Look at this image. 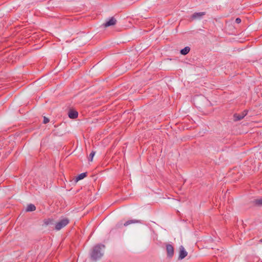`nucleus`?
I'll list each match as a JSON object with an SVG mask.
<instances>
[{
    "instance_id": "nucleus-1",
    "label": "nucleus",
    "mask_w": 262,
    "mask_h": 262,
    "mask_svg": "<svg viewBox=\"0 0 262 262\" xmlns=\"http://www.w3.org/2000/svg\"><path fill=\"white\" fill-rule=\"evenodd\" d=\"M104 245L98 244L95 246L91 252V258L94 260H97L100 258L103 255Z\"/></svg>"
},
{
    "instance_id": "nucleus-2",
    "label": "nucleus",
    "mask_w": 262,
    "mask_h": 262,
    "mask_svg": "<svg viewBox=\"0 0 262 262\" xmlns=\"http://www.w3.org/2000/svg\"><path fill=\"white\" fill-rule=\"evenodd\" d=\"M69 223V220L67 218H63L58 222L55 225V229L60 230L64 227Z\"/></svg>"
},
{
    "instance_id": "nucleus-3",
    "label": "nucleus",
    "mask_w": 262,
    "mask_h": 262,
    "mask_svg": "<svg viewBox=\"0 0 262 262\" xmlns=\"http://www.w3.org/2000/svg\"><path fill=\"white\" fill-rule=\"evenodd\" d=\"M140 221L139 220H130L126 221L125 223L123 224L122 222H120L116 224V228H121L123 225L124 226H127L131 224H135V223H139Z\"/></svg>"
},
{
    "instance_id": "nucleus-4",
    "label": "nucleus",
    "mask_w": 262,
    "mask_h": 262,
    "mask_svg": "<svg viewBox=\"0 0 262 262\" xmlns=\"http://www.w3.org/2000/svg\"><path fill=\"white\" fill-rule=\"evenodd\" d=\"M179 259H182L187 255V252L185 250L183 246H181L179 248Z\"/></svg>"
},
{
    "instance_id": "nucleus-5",
    "label": "nucleus",
    "mask_w": 262,
    "mask_h": 262,
    "mask_svg": "<svg viewBox=\"0 0 262 262\" xmlns=\"http://www.w3.org/2000/svg\"><path fill=\"white\" fill-rule=\"evenodd\" d=\"M166 252L167 256L171 258L173 256L174 254V249L173 246L170 244L166 245Z\"/></svg>"
},
{
    "instance_id": "nucleus-6",
    "label": "nucleus",
    "mask_w": 262,
    "mask_h": 262,
    "mask_svg": "<svg viewBox=\"0 0 262 262\" xmlns=\"http://www.w3.org/2000/svg\"><path fill=\"white\" fill-rule=\"evenodd\" d=\"M116 21L117 20L115 18L111 17L108 20L106 21L104 25L105 27L114 26L116 24Z\"/></svg>"
},
{
    "instance_id": "nucleus-7",
    "label": "nucleus",
    "mask_w": 262,
    "mask_h": 262,
    "mask_svg": "<svg viewBox=\"0 0 262 262\" xmlns=\"http://www.w3.org/2000/svg\"><path fill=\"white\" fill-rule=\"evenodd\" d=\"M205 15V12H195L192 15L191 18L192 19H200Z\"/></svg>"
},
{
    "instance_id": "nucleus-8",
    "label": "nucleus",
    "mask_w": 262,
    "mask_h": 262,
    "mask_svg": "<svg viewBox=\"0 0 262 262\" xmlns=\"http://www.w3.org/2000/svg\"><path fill=\"white\" fill-rule=\"evenodd\" d=\"M247 111H244L242 114H235L234 115L235 120H240L244 118V117L247 115Z\"/></svg>"
},
{
    "instance_id": "nucleus-9",
    "label": "nucleus",
    "mask_w": 262,
    "mask_h": 262,
    "mask_svg": "<svg viewBox=\"0 0 262 262\" xmlns=\"http://www.w3.org/2000/svg\"><path fill=\"white\" fill-rule=\"evenodd\" d=\"M78 113L76 111L70 110L68 113L69 117L71 119H75L78 117Z\"/></svg>"
},
{
    "instance_id": "nucleus-10",
    "label": "nucleus",
    "mask_w": 262,
    "mask_h": 262,
    "mask_svg": "<svg viewBox=\"0 0 262 262\" xmlns=\"http://www.w3.org/2000/svg\"><path fill=\"white\" fill-rule=\"evenodd\" d=\"M35 209H36V207L35 206V205L32 204H30L27 206V208H26V211L28 212H30V211H34V210H35Z\"/></svg>"
},
{
    "instance_id": "nucleus-11",
    "label": "nucleus",
    "mask_w": 262,
    "mask_h": 262,
    "mask_svg": "<svg viewBox=\"0 0 262 262\" xmlns=\"http://www.w3.org/2000/svg\"><path fill=\"white\" fill-rule=\"evenodd\" d=\"M190 50V49L189 47H186L181 50L180 53L182 55H186L189 52Z\"/></svg>"
},
{
    "instance_id": "nucleus-12",
    "label": "nucleus",
    "mask_w": 262,
    "mask_h": 262,
    "mask_svg": "<svg viewBox=\"0 0 262 262\" xmlns=\"http://www.w3.org/2000/svg\"><path fill=\"white\" fill-rule=\"evenodd\" d=\"M86 176V173L85 172L81 173L80 174H79L76 178V181H78L80 180L83 179Z\"/></svg>"
},
{
    "instance_id": "nucleus-13",
    "label": "nucleus",
    "mask_w": 262,
    "mask_h": 262,
    "mask_svg": "<svg viewBox=\"0 0 262 262\" xmlns=\"http://www.w3.org/2000/svg\"><path fill=\"white\" fill-rule=\"evenodd\" d=\"M254 202L256 205L262 206V198L256 199Z\"/></svg>"
},
{
    "instance_id": "nucleus-14",
    "label": "nucleus",
    "mask_w": 262,
    "mask_h": 262,
    "mask_svg": "<svg viewBox=\"0 0 262 262\" xmlns=\"http://www.w3.org/2000/svg\"><path fill=\"white\" fill-rule=\"evenodd\" d=\"M95 152L93 151L90 155V156H89V160L90 161H93V158H94V156H95Z\"/></svg>"
},
{
    "instance_id": "nucleus-15",
    "label": "nucleus",
    "mask_w": 262,
    "mask_h": 262,
    "mask_svg": "<svg viewBox=\"0 0 262 262\" xmlns=\"http://www.w3.org/2000/svg\"><path fill=\"white\" fill-rule=\"evenodd\" d=\"M49 122V119L48 118L44 117L43 123L46 124V123H48Z\"/></svg>"
},
{
    "instance_id": "nucleus-16",
    "label": "nucleus",
    "mask_w": 262,
    "mask_h": 262,
    "mask_svg": "<svg viewBox=\"0 0 262 262\" xmlns=\"http://www.w3.org/2000/svg\"><path fill=\"white\" fill-rule=\"evenodd\" d=\"M235 22L237 24H239L241 22V19L239 18H237L235 19Z\"/></svg>"
},
{
    "instance_id": "nucleus-17",
    "label": "nucleus",
    "mask_w": 262,
    "mask_h": 262,
    "mask_svg": "<svg viewBox=\"0 0 262 262\" xmlns=\"http://www.w3.org/2000/svg\"><path fill=\"white\" fill-rule=\"evenodd\" d=\"M260 242H262V238L260 239Z\"/></svg>"
}]
</instances>
